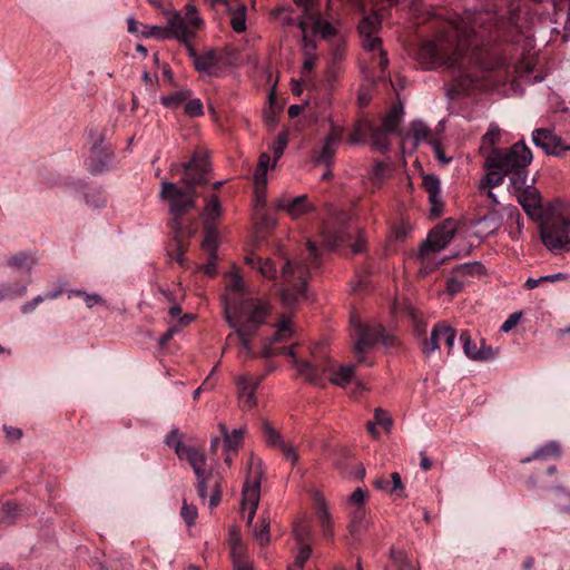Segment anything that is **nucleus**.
Wrapping results in <instances>:
<instances>
[{"label": "nucleus", "instance_id": "nucleus-14", "mask_svg": "<svg viewBox=\"0 0 570 570\" xmlns=\"http://www.w3.org/2000/svg\"><path fill=\"white\" fill-rule=\"evenodd\" d=\"M511 189L518 194V202L527 215L532 218L540 216L542 209L541 195L533 184L525 183L520 188Z\"/></svg>", "mask_w": 570, "mask_h": 570}, {"label": "nucleus", "instance_id": "nucleus-8", "mask_svg": "<svg viewBox=\"0 0 570 570\" xmlns=\"http://www.w3.org/2000/svg\"><path fill=\"white\" fill-rule=\"evenodd\" d=\"M248 468L249 472L243 487L242 504L244 507L249 505L247 524L252 527L259 503L263 462L259 458L252 454L248 460Z\"/></svg>", "mask_w": 570, "mask_h": 570}, {"label": "nucleus", "instance_id": "nucleus-54", "mask_svg": "<svg viewBox=\"0 0 570 570\" xmlns=\"http://www.w3.org/2000/svg\"><path fill=\"white\" fill-rule=\"evenodd\" d=\"M232 28L235 32H243L246 29V17H245V6H242L240 11L234 13L230 20Z\"/></svg>", "mask_w": 570, "mask_h": 570}, {"label": "nucleus", "instance_id": "nucleus-5", "mask_svg": "<svg viewBox=\"0 0 570 570\" xmlns=\"http://www.w3.org/2000/svg\"><path fill=\"white\" fill-rule=\"evenodd\" d=\"M325 346H316L311 354V361H296L297 373L307 382L321 385L323 375L328 374L330 381L341 387H345L354 379V365H341L335 370L334 363L324 352Z\"/></svg>", "mask_w": 570, "mask_h": 570}, {"label": "nucleus", "instance_id": "nucleus-15", "mask_svg": "<svg viewBox=\"0 0 570 570\" xmlns=\"http://www.w3.org/2000/svg\"><path fill=\"white\" fill-rule=\"evenodd\" d=\"M342 139V129L333 126L331 132H328L324 140L320 151H315L313 155V161L315 165H324L331 167L334 163L336 146Z\"/></svg>", "mask_w": 570, "mask_h": 570}, {"label": "nucleus", "instance_id": "nucleus-18", "mask_svg": "<svg viewBox=\"0 0 570 570\" xmlns=\"http://www.w3.org/2000/svg\"><path fill=\"white\" fill-rule=\"evenodd\" d=\"M291 335H292V332L289 330V326H288L287 322L283 321L279 324L277 331L275 332L271 344L265 345L263 347L262 356L265 357V358H271V357H273L275 355H278V354L288 355V356L294 358V365L297 368L296 361H301V360L296 357V353H295L293 346L282 347V348H275V347L272 346V344L275 343V342L288 340L291 337Z\"/></svg>", "mask_w": 570, "mask_h": 570}, {"label": "nucleus", "instance_id": "nucleus-51", "mask_svg": "<svg viewBox=\"0 0 570 570\" xmlns=\"http://www.w3.org/2000/svg\"><path fill=\"white\" fill-rule=\"evenodd\" d=\"M265 278L275 279L277 277V268L275 263L269 259H263L259 262L256 268Z\"/></svg>", "mask_w": 570, "mask_h": 570}, {"label": "nucleus", "instance_id": "nucleus-1", "mask_svg": "<svg viewBox=\"0 0 570 570\" xmlns=\"http://www.w3.org/2000/svg\"><path fill=\"white\" fill-rule=\"evenodd\" d=\"M423 22H430L435 35L424 40L416 52L423 69L446 66L452 82L446 95L455 100L470 92L479 80L478 69L488 68L485 53L501 42H515L520 36L518 9L499 14L491 9L466 8L459 19L443 18L440 12H428Z\"/></svg>", "mask_w": 570, "mask_h": 570}, {"label": "nucleus", "instance_id": "nucleus-39", "mask_svg": "<svg viewBox=\"0 0 570 570\" xmlns=\"http://www.w3.org/2000/svg\"><path fill=\"white\" fill-rule=\"evenodd\" d=\"M262 433L266 444L273 449H279L285 443L283 436L272 426L268 421L262 422Z\"/></svg>", "mask_w": 570, "mask_h": 570}, {"label": "nucleus", "instance_id": "nucleus-48", "mask_svg": "<svg viewBox=\"0 0 570 570\" xmlns=\"http://www.w3.org/2000/svg\"><path fill=\"white\" fill-rule=\"evenodd\" d=\"M484 180L481 184V188L489 187L493 188L497 186H500L503 183L504 177H507L505 174H503L500 169H488Z\"/></svg>", "mask_w": 570, "mask_h": 570}, {"label": "nucleus", "instance_id": "nucleus-33", "mask_svg": "<svg viewBox=\"0 0 570 570\" xmlns=\"http://www.w3.org/2000/svg\"><path fill=\"white\" fill-rule=\"evenodd\" d=\"M390 559L391 562L385 570H417L416 564L407 558L403 550L392 548Z\"/></svg>", "mask_w": 570, "mask_h": 570}, {"label": "nucleus", "instance_id": "nucleus-17", "mask_svg": "<svg viewBox=\"0 0 570 570\" xmlns=\"http://www.w3.org/2000/svg\"><path fill=\"white\" fill-rule=\"evenodd\" d=\"M532 141L537 147L542 148L547 155L559 156L566 149H570V147H562L561 138L546 128L535 129L532 132Z\"/></svg>", "mask_w": 570, "mask_h": 570}, {"label": "nucleus", "instance_id": "nucleus-32", "mask_svg": "<svg viewBox=\"0 0 570 570\" xmlns=\"http://www.w3.org/2000/svg\"><path fill=\"white\" fill-rule=\"evenodd\" d=\"M238 387V397L245 409H253L256 406L255 391L249 389V376L242 375L236 380Z\"/></svg>", "mask_w": 570, "mask_h": 570}, {"label": "nucleus", "instance_id": "nucleus-12", "mask_svg": "<svg viewBox=\"0 0 570 570\" xmlns=\"http://www.w3.org/2000/svg\"><path fill=\"white\" fill-rule=\"evenodd\" d=\"M455 336L456 332L453 327L439 323L432 328L430 337L422 342V352L430 355L440 347V340L444 341L450 352L454 346Z\"/></svg>", "mask_w": 570, "mask_h": 570}, {"label": "nucleus", "instance_id": "nucleus-4", "mask_svg": "<svg viewBox=\"0 0 570 570\" xmlns=\"http://www.w3.org/2000/svg\"><path fill=\"white\" fill-rule=\"evenodd\" d=\"M532 153L523 140L510 148H494L487 154L485 168L500 169L509 177L510 188H520L528 181V166L532 161Z\"/></svg>", "mask_w": 570, "mask_h": 570}, {"label": "nucleus", "instance_id": "nucleus-19", "mask_svg": "<svg viewBox=\"0 0 570 570\" xmlns=\"http://www.w3.org/2000/svg\"><path fill=\"white\" fill-rule=\"evenodd\" d=\"M210 491L209 495V508H215L222 500V488L218 478H214L212 472L202 473L200 478H197V491L202 500L207 498V491Z\"/></svg>", "mask_w": 570, "mask_h": 570}, {"label": "nucleus", "instance_id": "nucleus-9", "mask_svg": "<svg viewBox=\"0 0 570 570\" xmlns=\"http://www.w3.org/2000/svg\"><path fill=\"white\" fill-rule=\"evenodd\" d=\"M351 323L356 336L354 351L357 355L363 354L368 347L379 342L386 346L395 344V337L387 334L381 325H365L355 316H352Z\"/></svg>", "mask_w": 570, "mask_h": 570}, {"label": "nucleus", "instance_id": "nucleus-47", "mask_svg": "<svg viewBox=\"0 0 570 570\" xmlns=\"http://www.w3.org/2000/svg\"><path fill=\"white\" fill-rule=\"evenodd\" d=\"M253 537L261 546L269 542V521L267 518H261L258 523L253 527Z\"/></svg>", "mask_w": 570, "mask_h": 570}, {"label": "nucleus", "instance_id": "nucleus-64", "mask_svg": "<svg viewBox=\"0 0 570 570\" xmlns=\"http://www.w3.org/2000/svg\"><path fill=\"white\" fill-rule=\"evenodd\" d=\"M312 23L314 24V30L320 31L324 38H327L335 33L334 27L327 21H323L321 19V22L318 24L315 21H312Z\"/></svg>", "mask_w": 570, "mask_h": 570}, {"label": "nucleus", "instance_id": "nucleus-34", "mask_svg": "<svg viewBox=\"0 0 570 570\" xmlns=\"http://www.w3.org/2000/svg\"><path fill=\"white\" fill-rule=\"evenodd\" d=\"M173 235V240H174V249L168 252L169 254V257L174 261H176L180 266H185L186 264V259L184 257L186 250H187V245L184 243V238L185 237H190L193 235V230H188V232H184V233H179L176 237V234H171Z\"/></svg>", "mask_w": 570, "mask_h": 570}, {"label": "nucleus", "instance_id": "nucleus-43", "mask_svg": "<svg viewBox=\"0 0 570 570\" xmlns=\"http://www.w3.org/2000/svg\"><path fill=\"white\" fill-rule=\"evenodd\" d=\"M232 556L235 570H253L252 562L243 553V546L240 542H235L233 544Z\"/></svg>", "mask_w": 570, "mask_h": 570}, {"label": "nucleus", "instance_id": "nucleus-7", "mask_svg": "<svg viewBox=\"0 0 570 570\" xmlns=\"http://www.w3.org/2000/svg\"><path fill=\"white\" fill-rule=\"evenodd\" d=\"M542 244L553 254L570 253V218L556 216L540 227Z\"/></svg>", "mask_w": 570, "mask_h": 570}, {"label": "nucleus", "instance_id": "nucleus-55", "mask_svg": "<svg viewBox=\"0 0 570 570\" xmlns=\"http://www.w3.org/2000/svg\"><path fill=\"white\" fill-rule=\"evenodd\" d=\"M277 225V219L274 216L264 214L256 223V228L259 233L268 232Z\"/></svg>", "mask_w": 570, "mask_h": 570}, {"label": "nucleus", "instance_id": "nucleus-26", "mask_svg": "<svg viewBox=\"0 0 570 570\" xmlns=\"http://www.w3.org/2000/svg\"><path fill=\"white\" fill-rule=\"evenodd\" d=\"M361 39L362 47L373 53L372 60L377 63L381 72L384 73L389 66V58L382 48V40L376 36L361 37Z\"/></svg>", "mask_w": 570, "mask_h": 570}, {"label": "nucleus", "instance_id": "nucleus-38", "mask_svg": "<svg viewBox=\"0 0 570 570\" xmlns=\"http://www.w3.org/2000/svg\"><path fill=\"white\" fill-rule=\"evenodd\" d=\"M219 430L224 435V444L227 450H237L244 438L243 429H235L232 432L228 431L224 423L219 424Z\"/></svg>", "mask_w": 570, "mask_h": 570}, {"label": "nucleus", "instance_id": "nucleus-61", "mask_svg": "<svg viewBox=\"0 0 570 570\" xmlns=\"http://www.w3.org/2000/svg\"><path fill=\"white\" fill-rule=\"evenodd\" d=\"M293 532L299 543H304L309 537V528L305 522L296 523Z\"/></svg>", "mask_w": 570, "mask_h": 570}, {"label": "nucleus", "instance_id": "nucleus-13", "mask_svg": "<svg viewBox=\"0 0 570 570\" xmlns=\"http://www.w3.org/2000/svg\"><path fill=\"white\" fill-rule=\"evenodd\" d=\"M454 233V222L452 219H446L431 230L423 244V248L431 252H439L452 240Z\"/></svg>", "mask_w": 570, "mask_h": 570}, {"label": "nucleus", "instance_id": "nucleus-10", "mask_svg": "<svg viewBox=\"0 0 570 570\" xmlns=\"http://www.w3.org/2000/svg\"><path fill=\"white\" fill-rule=\"evenodd\" d=\"M140 33L158 40L177 39L186 45L194 38V32L186 26L179 12L171 14L166 27L144 24Z\"/></svg>", "mask_w": 570, "mask_h": 570}, {"label": "nucleus", "instance_id": "nucleus-27", "mask_svg": "<svg viewBox=\"0 0 570 570\" xmlns=\"http://www.w3.org/2000/svg\"><path fill=\"white\" fill-rule=\"evenodd\" d=\"M112 153L107 146H94L90 151L88 168L92 174H99L108 168Z\"/></svg>", "mask_w": 570, "mask_h": 570}, {"label": "nucleus", "instance_id": "nucleus-36", "mask_svg": "<svg viewBox=\"0 0 570 570\" xmlns=\"http://www.w3.org/2000/svg\"><path fill=\"white\" fill-rule=\"evenodd\" d=\"M204 240L203 248L208 253V255L213 256V254H217L218 248V232L214 224L205 223L204 224Z\"/></svg>", "mask_w": 570, "mask_h": 570}, {"label": "nucleus", "instance_id": "nucleus-37", "mask_svg": "<svg viewBox=\"0 0 570 570\" xmlns=\"http://www.w3.org/2000/svg\"><path fill=\"white\" fill-rule=\"evenodd\" d=\"M403 117V106L402 105H393L389 112L383 118L382 127L394 132H397L399 125Z\"/></svg>", "mask_w": 570, "mask_h": 570}, {"label": "nucleus", "instance_id": "nucleus-45", "mask_svg": "<svg viewBox=\"0 0 570 570\" xmlns=\"http://www.w3.org/2000/svg\"><path fill=\"white\" fill-rule=\"evenodd\" d=\"M294 3L303 9L304 16L315 21L317 24L321 22V13L317 9L318 0H293Z\"/></svg>", "mask_w": 570, "mask_h": 570}, {"label": "nucleus", "instance_id": "nucleus-58", "mask_svg": "<svg viewBox=\"0 0 570 570\" xmlns=\"http://www.w3.org/2000/svg\"><path fill=\"white\" fill-rule=\"evenodd\" d=\"M391 480H392V483H391L390 494H394L399 498H405L406 495L404 494V485H403L401 475L397 472H393L391 474Z\"/></svg>", "mask_w": 570, "mask_h": 570}, {"label": "nucleus", "instance_id": "nucleus-59", "mask_svg": "<svg viewBox=\"0 0 570 570\" xmlns=\"http://www.w3.org/2000/svg\"><path fill=\"white\" fill-rule=\"evenodd\" d=\"M197 508L195 505H189L186 502H184L180 511L181 518L185 520L187 525H193L197 518Z\"/></svg>", "mask_w": 570, "mask_h": 570}, {"label": "nucleus", "instance_id": "nucleus-56", "mask_svg": "<svg viewBox=\"0 0 570 570\" xmlns=\"http://www.w3.org/2000/svg\"><path fill=\"white\" fill-rule=\"evenodd\" d=\"M286 145L287 135L285 132L278 134L277 138L273 142L274 163H276L282 157Z\"/></svg>", "mask_w": 570, "mask_h": 570}, {"label": "nucleus", "instance_id": "nucleus-50", "mask_svg": "<svg viewBox=\"0 0 570 570\" xmlns=\"http://www.w3.org/2000/svg\"><path fill=\"white\" fill-rule=\"evenodd\" d=\"M19 507L16 503H0V522L10 523L18 514Z\"/></svg>", "mask_w": 570, "mask_h": 570}, {"label": "nucleus", "instance_id": "nucleus-20", "mask_svg": "<svg viewBox=\"0 0 570 570\" xmlns=\"http://www.w3.org/2000/svg\"><path fill=\"white\" fill-rule=\"evenodd\" d=\"M460 341L463 345L464 354L473 361H490L497 355V351L485 345L483 341L481 342V346L478 347L476 343L471 340V335L468 331L460 333Z\"/></svg>", "mask_w": 570, "mask_h": 570}, {"label": "nucleus", "instance_id": "nucleus-53", "mask_svg": "<svg viewBox=\"0 0 570 570\" xmlns=\"http://www.w3.org/2000/svg\"><path fill=\"white\" fill-rule=\"evenodd\" d=\"M374 422L377 425L383 426L385 430H390L393 424L392 416L381 407L374 410Z\"/></svg>", "mask_w": 570, "mask_h": 570}, {"label": "nucleus", "instance_id": "nucleus-52", "mask_svg": "<svg viewBox=\"0 0 570 570\" xmlns=\"http://www.w3.org/2000/svg\"><path fill=\"white\" fill-rule=\"evenodd\" d=\"M68 294L69 297H71V295L83 297L85 303L89 308L94 307L97 304H102L105 302L104 298L98 294H87L86 292L79 289H71L68 292Z\"/></svg>", "mask_w": 570, "mask_h": 570}, {"label": "nucleus", "instance_id": "nucleus-60", "mask_svg": "<svg viewBox=\"0 0 570 570\" xmlns=\"http://www.w3.org/2000/svg\"><path fill=\"white\" fill-rule=\"evenodd\" d=\"M27 287L24 285L17 286L14 289L9 285H2L0 288V301L6 297H21L26 294Z\"/></svg>", "mask_w": 570, "mask_h": 570}, {"label": "nucleus", "instance_id": "nucleus-63", "mask_svg": "<svg viewBox=\"0 0 570 570\" xmlns=\"http://www.w3.org/2000/svg\"><path fill=\"white\" fill-rule=\"evenodd\" d=\"M365 497H366L365 491L361 488H357L350 495V502L355 505L354 509L364 508Z\"/></svg>", "mask_w": 570, "mask_h": 570}, {"label": "nucleus", "instance_id": "nucleus-40", "mask_svg": "<svg viewBox=\"0 0 570 570\" xmlns=\"http://www.w3.org/2000/svg\"><path fill=\"white\" fill-rule=\"evenodd\" d=\"M222 215V205L216 196H212L206 199V206L202 216L205 218V223L214 224Z\"/></svg>", "mask_w": 570, "mask_h": 570}, {"label": "nucleus", "instance_id": "nucleus-35", "mask_svg": "<svg viewBox=\"0 0 570 570\" xmlns=\"http://www.w3.org/2000/svg\"><path fill=\"white\" fill-rule=\"evenodd\" d=\"M501 137V129L497 124H490L487 132L481 138L480 151L487 157V154L494 149L495 144L499 142Z\"/></svg>", "mask_w": 570, "mask_h": 570}, {"label": "nucleus", "instance_id": "nucleus-11", "mask_svg": "<svg viewBox=\"0 0 570 570\" xmlns=\"http://www.w3.org/2000/svg\"><path fill=\"white\" fill-rule=\"evenodd\" d=\"M348 214L340 212L334 219L333 226H326L323 234L327 245L331 248L352 240V233L348 230L350 223Z\"/></svg>", "mask_w": 570, "mask_h": 570}, {"label": "nucleus", "instance_id": "nucleus-42", "mask_svg": "<svg viewBox=\"0 0 570 570\" xmlns=\"http://www.w3.org/2000/svg\"><path fill=\"white\" fill-rule=\"evenodd\" d=\"M357 28L360 37L376 36L381 29V21L376 16H365Z\"/></svg>", "mask_w": 570, "mask_h": 570}, {"label": "nucleus", "instance_id": "nucleus-22", "mask_svg": "<svg viewBox=\"0 0 570 570\" xmlns=\"http://www.w3.org/2000/svg\"><path fill=\"white\" fill-rule=\"evenodd\" d=\"M227 294L225 296V316L227 317V308L232 303L242 304L245 301H256L255 298H245L247 288L243 277L238 273L230 275L229 283L226 286Z\"/></svg>", "mask_w": 570, "mask_h": 570}, {"label": "nucleus", "instance_id": "nucleus-49", "mask_svg": "<svg viewBox=\"0 0 570 570\" xmlns=\"http://www.w3.org/2000/svg\"><path fill=\"white\" fill-rule=\"evenodd\" d=\"M312 548L308 544H303L295 558V561L288 567V570H303L305 562L309 559Z\"/></svg>", "mask_w": 570, "mask_h": 570}, {"label": "nucleus", "instance_id": "nucleus-46", "mask_svg": "<svg viewBox=\"0 0 570 570\" xmlns=\"http://www.w3.org/2000/svg\"><path fill=\"white\" fill-rule=\"evenodd\" d=\"M181 18L184 19L186 26L194 32V36L196 35V30L199 29L203 24V20L198 16V10L196 6L191 3H187L185 6V16Z\"/></svg>", "mask_w": 570, "mask_h": 570}, {"label": "nucleus", "instance_id": "nucleus-62", "mask_svg": "<svg viewBox=\"0 0 570 570\" xmlns=\"http://www.w3.org/2000/svg\"><path fill=\"white\" fill-rule=\"evenodd\" d=\"M278 450H281V451H282V453H283L284 458H285L286 460L291 461V462H292V464L297 463V461H298V454H297V452H296V449H295L292 444H289V443L285 442V443L283 444V446H281Z\"/></svg>", "mask_w": 570, "mask_h": 570}, {"label": "nucleus", "instance_id": "nucleus-41", "mask_svg": "<svg viewBox=\"0 0 570 570\" xmlns=\"http://www.w3.org/2000/svg\"><path fill=\"white\" fill-rule=\"evenodd\" d=\"M35 264L36 258L26 252L17 253L8 259V265L10 267L14 269H24L26 272H30Z\"/></svg>", "mask_w": 570, "mask_h": 570}, {"label": "nucleus", "instance_id": "nucleus-29", "mask_svg": "<svg viewBox=\"0 0 570 570\" xmlns=\"http://www.w3.org/2000/svg\"><path fill=\"white\" fill-rule=\"evenodd\" d=\"M561 446L557 441H550L537 449L531 455L521 459V463H529L533 460H548L550 458L558 459L561 456Z\"/></svg>", "mask_w": 570, "mask_h": 570}, {"label": "nucleus", "instance_id": "nucleus-16", "mask_svg": "<svg viewBox=\"0 0 570 570\" xmlns=\"http://www.w3.org/2000/svg\"><path fill=\"white\" fill-rule=\"evenodd\" d=\"M274 206L276 210L286 212L293 219H297L315 209L308 202L307 195H299L293 198L283 196L275 200Z\"/></svg>", "mask_w": 570, "mask_h": 570}, {"label": "nucleus", "instance_id": "nucleus-3", "mask_svg": "<svg viewBox=\"0 0 570 570\" xmlns=\"http://www.w3.org/2000/svg\"><path fill=\"white\" fill-rule=\"evenodd\" d=\"M267 314V305L261 301H245L239 305L237 302L232 303L227 308L226 321L235 333L227 336V342L237 338L246 354L253 356L250 338L265 323Z\"/></svg>", "mask_w": 570, "mask_h": 570}, {"label": "nucleus", "instance_id": "nucleus-30", "mask_svg": "<svg viewBox=\"0 0 570 570\" xmlns=\"http://www.w3.org/2000/svg\"><path fill=\"white\" fill-rule=\"evenodd\" d=\"M187 46L189 47L190 56L194 59V66L197 71L209 72L210 69L218 63L219 57L216 51L209 50L204 55H197L190 47V42Z\"/></svg>", "mask_w": 570, "mask_h": 570}, {"label": "nucleus", "instance_id": "nucleus-23", "mask_svg": "<svg viewBox=\"0 0 570 570\" xmlns=\"http://www.w3.org/2000/svg\"><path fill=\"white\" fill-rule=\"evenodd\" d=\"M176 454L180 460H186L194 470L196 478L205 473L206 456L196 448L177 444Z\"/></svg>", "mask_w": 570, "mask_h": 570}, {"label": "nucleus", "instance_id": "nucleus-24", "mask_svg": "<svg viewBox=\"0 0 570 570\" xmlns=\"http://www.w3.org/2000/svg\"><path fill=\"white\" fill-rule=\"evenodd\" d=\"M271 157L268 154L263 153L258 158V164L254 173V185L257 204L264 205L265 191L267 185V170L269 166Z\"/></svg>", "mask_w": 570, "mask_h": 570}, {"label": "nucleus", "instance_id": "nucleus-31", "mask_svg": "<svg viewBox=\"0 0 570 570\" xmlns=\"http://www.w3.org/2000/svg\"><path fill=\"white\" fill-rule=\"evenodd\" d=\"M365 129L368 131L372 145L376 150L385 151L390 146L389 134L392 131L384 127H375L371 122H365Z\"/></svg>", "mask_w": 570, "mask_h": 570}, {"label": "nucleus", "instance_id": "nucleus-57", "mask_svg": "<svg viewBox=\"0 0 570 570\" xmlns=\"http://www.w3.org/2000/svg\"><path fill=\"white\" fill-rule=\"evenodd\" d=\"M185 112L190 117H199L204 114V107L200 99L185 101Z\"/></svg>", "mask_w": 570, "mask_h": 570}, {"label": "nucleus", "instance_id": "nucleus-44", "mask_svg": "<svg viewBox=\"0 0 570 570\" xmlns=\"http://www.w3.org/2000/svg\"><path fill=\"white\" fill-rule=\"evenodd\" d=\"M191 96V91L189 89H183L175 92H171L168 96L161 97V104L167 108H178L185 101H187Z\"/></svg>", "mask_w": 570, "mask_h": 570}, {"label": "nucleus", "instance_id": "nucleus-21", "mask_svg": "<svg viewBox=\"0 0 570 570\" xmlns=\"http://www.w3.org/2000/svg\"><path fill=\"white\" fill-rule=\"evenodd\" d=\"M422 186L429 194V202L431 204V216L436 218L443 212V203L441 200L440 179L436 175L428 174L423 176Z\"/></svg>", "mask_w": 570, "mask_h": 570}, {"label": "nucleus", "instance_id": "nucleus-25", "mask_svg": "<svg viewBox=\"0 0 570 570\" xmlns=\"http://www.w3.org/2000/svg\"><path fill=\"white\" fill-rule=\"evenodd\" d=\"M370 525L371 521L367 518L364 508H356L351 512L348 531L355 541H361L363 539V537L368 532Z\"/></svg>", "mask_w": 570, "mask_h": 570}, {"label": "nucleus", "instance_id": "nucleus-6", "mask_svg": "<svg viewBox=\"0 0 570 570\" xmlns=\"http://www.w3.org/2000/svg\"><path fill=\"white\" fill-rule=\"evenodd\" d=\"M308 267L301 262L287 259L282 267L281 278L287 284L281 289V302L286 308H293L301 298H306Z\"/></svg>", "mask_w": 570, "mask_h": 570}, {"label": "nucleus", "instance_id": "nucleus-2", "mask_svg": "<svg viewBox=\"0 0 570 570\" xmlns=\"http://www.w3.org/2000/svg\"><path fill=\"white\" fill-rule=\"evenodd\" d=\"M183 168L181 181L186 188L165 181L160 190V198L169 203L171 218L168 227L176 236L189 230L184 227L181 217L196 207L198 194L194 187L207 184L209 180V164L203 155L195 154L188 163L183 165Z\"/></svg>", "mask_w": 570, "mask_h": 570}, {"label": "nucleus", "instance_id": "nucleus-28", "mask_svg": "<svg viewBox=\"0 0 570 570\" xmlns=\"http://www.w3.org/2000/svg\"><path fill=\"white\" fill-rule=\"evenodd\" d=\"M430 137L431 130L426 124L421 120H414L410 124L409 131L404 135L403 141L406 142L411 140L412 145L416 147L423 141L432 144L433 141Z\"/></svg>", "mask_w": 570, "mask_h": 570}]
</instances>
